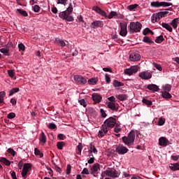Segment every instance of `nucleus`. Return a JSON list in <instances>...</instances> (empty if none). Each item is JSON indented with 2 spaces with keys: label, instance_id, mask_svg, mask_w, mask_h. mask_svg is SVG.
I'll return each mask as SVG.
<instances>
[{
  "label": "nucleus",
  "instance_id": "obj_1",
  "mask_svg": "<svg viewBox=\"0 0 179 179\" xmlns=\"http://www.w3.org/2000/svg\"><path fill=\"white\" fill-rule=\"evenodd\" d=\"M72 12H73V7L72 3H70L66 10L59 13V17L63 20H66V22H73V17L71 15Z\"/></svg>",
  "mask_w": 179,
  "mask_h": 179
},
{
  "label": "nucleus",
  "instance_id": "obj_2",
  "mask_svg": "<svg viewBox=\"0 0 179 179\" xmlns=\"http://www.w3.org/2000/svg\"><path fill=\"white\" fill-rule=\"evenodd\" d=\"M135 136H136V133L135 131L132 130L131 131L128 136H124L122 137V141L126 146H132L135 142Z\"/></svg>",
  "mask_w": 179,
  "mask_h": 179
},
{
  "label": "nucleus",
  "instance_id": "obj_3",
  "mask_svg": "<svg viewBox=\"0 0 179 179\" xmlns=\"http://www.w3.org/2000/svg\"><path fill=\"white\" fill-rule=\"evenodd\" d=\"M106 176L111 177V178H118L120 173H118V171L115 170L114 168H108L106 171L101 172V179L104 178Z\"/></svg>",
  "mask_w": 179,
  "mask_h": 179
},
{
  "label": "nucleus",
  "instance_id": "obj_4",
  "mask_svg": "<svg viewBox=\"0 0 179 179\" xmlns=\"http://www.w3.org/2000/svg\"><path fill=\"white\" fill-rule=\"evenodd\" d=\"M142 30V24L139 22H131L129 25V31L131 34L139 33Z\"/></svg>",
  "mask_w": 179,
  "mask_h": 179
},
{
  "label": "nucleus",
  "instance_id": "obj_5",
  "mask_svg": "<svg viewBox=\"0 0 179 179\" xmlns=\"http://www.w3.org/2000/svg\"><path fill=\"white\" fill-rule=\"evenodd\" d=\"M109 130L114 128V127H117L118 123H117V119L113 117H110L106 119L103 124Z\"/></svg>",
  "mask_w": 179,
  "mask_h": 179
},
{
  "label": "nucleus",
  "instance_id": "obj_6",
  "mask_svg": "<svg viewBox=\"0 0 179 179\" xmlns=\"http://www.w3.org/2000/svg\"><path fill=\"white\" fill-rule=\"evenodd\" d=\"M150 6L152 8H160V7H163V8H167L169 6H173V3H167L165 1H152L150 3Z\"/></svg>",
  "mask_w": 179,
  "mask_h": 179
},
{
  "label": "nucleus",
  "instance_id": "obj_7",
  "mask_svg": "<svg viewBox=\"0 0 179 179\" xmlns=\"http://www.w3.org/2000/svg\"><path fill=\"white\" fill-rule=\"evenodd\" d=\"M31 169V164H25L23 165L22 171L21 173L22 177H23L24 179L27 178V173H29V169Z\"/></svg>",
  "mask_w": 179,
  "mask_h": 179
},
{
  "label": "nucleus",
  "instance_id": "obj_8",
  "mask_svg": "<svg viewBox=\"0 0 179 179\" xmlns=\"http://www.w3.org/2000/svg\"><path fill=\"white\" fill-rule=\"evenodd\" d=\"M128 148L123 145L119 144L117 145L115 148V152L118 153V155H125V153H128Z\"/></svg>",
  "mask_w": 179,
  "mask_h": 179
},
{
  "label": "nucleus",
  "instance_id": "obj_9",
  "mask_svg": "<svg viewBox=\"0 0 179 179\" xmlns=\"http://www.w3.org/2000/svg\"><path fill=\"white\" fill-rule=\"evenodd\" d=\"M108 131H110L107 127L102 124L101 126V129L98 132V138H103V136H106L107 134L108 133Z\"/></svg>",
  "mask_w": 179,
  "mask_h": 179
},
{
  "label": "nucleus",
  "instance_id": "obj_10",
  "mask_svg": "<svg viewBox=\"0 0 179 179\" xmlns=\"http://www.w3.org/2000/svg\"><path fill=\"white\" fill-rule=\"evenodd\" d=\"M139 71V67L138 66H132L129 69H127L124 70V73L126 75H134V73H136Z\"/></svg>",
  "mask_w": 179,
  "mask_h": 179
},
{
  "label": "nucleus",
  "instance_id": "obj_11",
  "mask_svg": "<svg viewBox=\"0 0 179 179\" xmlns=\"http://www.w3.org/2000/svg\"><path fill=\"white\" fill-rule=\"evenodd\" d=\"M120 35L122 36V37H125V36H127V34L128 33V31H127V23L120 22Z\"/></svg>",
  "mask_w": 179,
  "mask_h": 179
},
{
  "label": "nucleus",
  "instance_id": "obj_12",
  "mask_svg": "<svg viewBox=\"0 0 179 179\" xmlns=\"http://www.w3.org/2000/svg\"><path fill=\"white\" fill-rule=\"evenodd\" d=\"M75 82L78 85H85L87 80L82 76H74L73 77Z\"/></svg>",
  "mask_w": 179,
  "mask_h": 179
},
{
  "label": "nucleus",
  "instance_id": "obj_13",
  "mask_svg": "<svg viewBox=\"0 0 179 179\" xmlns=\"http://www.w3.org/2000/svg\"><path fill=\"white\" fill-rule=\"evenodd\" d=\"M138 76L144 80H148L152 78V73L148 71H143L138 74Z\"/></svg>",
  "mask_w": 179,
  "mask_h": 179
},
{
  "label": "nucleus",
  "instance_id": "obj_14",
  "mask_svg": "<svg viewBox=\"0 0 179 179\" xmlns=\"http://www.w3.org/2000/svg\"><path fill=\"white\" fill-rule=\"evenodd\" d=\"M129 59L132 62L139 61L141 59V55H139V53L132 52L129 55Z\"/></svg>",
  "mask_w": 179,
  "mask_h": 179
},
{
  "label": "nucleus",
  "instance_id": "obj_15",
  "mask_svg": "<svg viewBox=\"0 0 179 179\" xmlns=\"http://www.w3.org/2000/svg\"><path fill=\"white\" fill-rule=\"evenodd\" d=\"M92 10H94L96 13H99V15H101V16H103V17H107V13L104 12V10H101V8H99V6H94L92 8Z\"/></svg>",
  "mask_w": 179,
  "mask_h": 179
},
{
  "label": "nucleus",
  "instance_id": "obj_16",
  "mask_svg": "<svg viewBox=\"0 0 179 179\" xmlns=\"http://www.w3.org/2000/svg\"><path fill=\"white\" fill-rule=\"evenodd\" d=\"M169 141L168 139H166L165 137H161L159 139V146H164L166 147L167 145H169Z\"/></svg>",
  "mask_w": 179,
  "mask_h": 179
},
{
  "label": "nucleus",
  "instance_id": "obj_17",
  "mask_svg": "<svg viewBox=\"0 0 179 179\" xmlns=\"http://www.w3.org/2000/svg\"><path fill=\"white\" fill-rule=\"evenodd\" d=\"M147 89L151 92H159V89L157 85L150 84L147 86Z\"/></svg>",
  "mask_w": 179,
  "mask_h": 179
},
{
  "label": "nucleus",
  "instance_id": "obj_18",
  "mask_svg": "<svg viewBox=\"0 0 179 179\" xmlns=\"http://www.w3.org/2000/svg\"><path fill=\"white\" fill-rule=\"evenodd\" d=\"M101 96H100V94H97V93H94L92 94V100L95 102V103H100V101H101Z\"/></svg>",
  "mask_w": 179,
  "mask_h": 179
},
{
  "label": "nucleus",
  "instance_id": "obj_19",
  "mask_svg": "<svg viewBox=\"0 0 179 179\" xmlns=\"http://www.w3.org/2000/svg\"><path fill=\"white\" fill-rule=\"evenodd\" d=\"M108 108L112 110V111H118V108L115 106V103L114 102H108L107 103Z\"/></svg>",
  "mask_w": 179,
  "mask_h": 179
},
{
  "label": "nucleus",
  "instance_id": "obj_20",
  "mask_svg": "<svg viewBox=\"0 0 179 179\" xmlns=\"http://www.w3.org/2000/svg\"><path fill=\"white\" fill-rule=\"evenodd\" d=\"M55 43L57 44V45H60V47H65V45H66L65 41L59 39V38H55Z\"/></svg>",
  "mask_w": 179,
  "mask_h": 179
},
{
  "label": "nucleus",
  "instance_id": "obj_21",
  "mask_svg": "<svg viewBox=\"0 0 179 179\" xmlns=\"http://www.w3.org/2000/svg\"><path fill=\"white\" fill-rule=\"evenodd\" d=\"M178 23H179V18H175L171 22L170 24L171 26H172L174 30H176V29L178 27Z\"/></svg>",
  "mask_w": 179,
  "mask_h": 179
},
{
  "label": "nucleus",
  "instance_id": "obj_22",
  "mask_svg": "<svg viewBox=\"0 0 179 179\" xmlns=\"http://www.w3.org/2000/svg\"><path fill=\"white\" fill-rule=\"evenodd\" d=\"M116 99H117L119 101H124V100H127L128 95L125 94H118V95H116Z\"/></svg>",
  "mask_w": 179,
  "mask_h": 179
},
{
  "label": "nucleus",
  "instance_id": "obj_23",
  "mask_svg": "<svg viewBox=\"0 0 179 179\" xmlns=\"http://www.w3.org/2000/svg\"><path fill=\"white\" fill-rule=\"evenodd\" d=\"M162 27H164V29H166V30H168V31H169L170 33L173 31V27H171V25L169 23L164 22L162 24Z\"/></svg>",
  "mask_w": 179,
  "mask_h": 179
},
{
  "label": "nucleus",
  "instance_id": "obj_24",
  "mask_svg": "<svg viewBox=\"0 0 179 179\" xmlns=\"http://www.w3.org/2000/svg\"><path fill=\"white\" fill-rule=\"evenodd\" d=\"M100 170V164L96 163L91 168L92 173H97Z\"/></svg>",
  "mask_w": 179,
  "mask_h": 179
},
{
  "label": "nucleus",
  "instance_id": "obj_25",
  "mask_svg": "<svg viewBox=\"0 0 179 179\" xmlns=\"http://www.w3.org/2000/svg\"><path fill=\"white\" fill-rule=\"evenodd\" d=\"M92 26L93 29H95V27H101L103 22L101 21H94L92 22Z\"/></svg>",
  "mask_w": 179,
  "mask_h": 179
},
{
  "label": "nucleus",
  "instance_id": "obj_26",
  "mask_svg": "<svg viewBox=\"0 0 179 179\" xmlns=\"http://www.w3.org/2000/svg\"><path fill=\"white\" fill-rule=\"evenodd\" d=\"M161 93L163 99H171V97H173L169 92L162 91Z\"/></svg>",
  "mask_w": 179,
  "mask_h": 179
},
{
  "label": "nucleus",
  "instance_id": "obj_27",
  "mask_svg": "<svg viewBox=\"0 0 179 179\" xmlns=\"http://www.w3.org/2000/svg\"><path fill=\"white\" fill-rule=\"evenodd\" d=\"M151 20L152 23H156V22H159V20H160L159 15L157 13L153 14L151 17Z\"/></svg>",
  "mask_w": 179,
  "mask_h": 179
},
{
  "label": "nucleus",
  "instance_id": "obj_28",
  "mask_svg": "<svg viewBox=\"0 0 179 179\" xmlns=\"http://www.w3.org/2000/svg\"><path fill=\"white\" fill-rule=\"evenodd\" d=\"M169 168L173 171H177V170H179V162L178 163H176L174 164H171V165L169 166Z\"/></svg>",
  "mask_w": 179,
  "mask_h": 179
},
{
  "label": "nucleus",
  "instance_id": "obj_29",
  "mask_svg": "<svg viewBox=\"0 0 179 179\" xmlns=\"http://www.w3.org/2000/svg\"><path fill=\"white\" fill-rule=\"evenodd\" d=\"M0 162L1 163H3V164H5L6 166H10V161H9L8 159L5 157H0Z\"/></svg>",
  "mask_w": 179,
  "mask_h": 179
},
{
  "label": "nucleus",
  "instance_id": "obj_30",
  "mask_svg": "<svg viewBox=\"0 0 179 179\" xmlns=\"http://www.w3.org/2000/svg\"><path fill=\"white\" fill-rule=\"evenodd\" d=\"M88 152L94 153L95 155H97V149H96V147L91 143Z\"/></svg>",
  "mask_w": 179,
  "mask_h": 179
},
{
  "label": "nucleus",
  "instance_id": "obj_31",
  "mask_svg": "<svg viewBox=\"0 0 179 179\" xmlns=\"http://www.w3.org/2000/svg\"><path fill=\"white\" fill-rule=\"evenodd\" d=\"M113 85L114 87H121L122 86H124V83H121L117 80H114Z\"/></svg>",
  "mask_w": 179,
  "mask_h": 179
},
{
  "label": "nucleus",
  "instance_id": "obj_32",
  "mask_svg": "<svg viewBox=\"0 0 179 179\" xmlns=\"http://www.w3.org/2000/svg\"><path fill=\"white\" fill-rule=\"evenodd\" d=\"M39 141L42 143H45V142H47V138L45 137V134H44V131L41 132V137L39 138Z\"/></svg>",
  "mask_w": 179,
  "mask_h": 179
},
{
  "label": "nucleus",
  "instance_id": "obj_33",
  "mask_svg": "<svg viewBox=\"0 0 179 179\" xmlns=\"http://www.w3.org/2000/svg\"><path fill=\"white\" fill-rule=\"evenodd\" d=\"M17 12H18V13H20V15H21L22 16H24V17L29 16V14L24 10H22L20 8H17Z\"/></svg>",
  "mask_w": 179,
  "mask_h": 179
},
{
  "label": "nucleus",
  "instance_id": "obj_34",
  "mask_svg": "<svg viewBox=\"0 0 179 179\" xmlns=\"http://www.w3.org/2000/svg\"><path fill=\"white\" fill-rule=\"evenodd\" d=\"M0 52H1V54H3L5 56H9V48H1Z\"/></svg>",
  "mask_w": 179,
  "mask_h": 179
},
{
  "label": "nucleus",
  "instance_id": "obj_35",
  "mask_svg": "<svg viewBox=\"0 0 179 179\" xmlns=\"http://www.w3.org/2000/svg\"><path fill=\"white\" fill-rule=\"evenodd\" d=\"M171 90V85L170 84H166L162 86V92H170Z\"/></svg>",
  "mask_w": 179,
  "mask_h": 179
},
{
  "label": "nucleus",
  "instance_id": "obj_36",
  "mask_svg": "<svg viewBox=\"0 0 179 179\" xmlns=\"http://www.w3.org/2000/svg\"><path fill=\"white\" fill-rule=\"evenodd\" d=\"M5 96H6V93L5 92H0V104L5 101Z\"/></svg>",
  "mask_w": 179,
  "mask_h": 179
},
{
  "label": "nucleus",
  "instance_id": "obj_37",
  "mask_svg": "<svg viewBox=\"0 0 179 179\" xmlns=\"http://www.w3.org/2000/svg\"><path fill=\"white\" fill-rule=\"evenodd\" d=\"M164 41V38H163V35H160L155 39V43H157V44H161V43H163Z\"/></svg>",
  "mask_w": 179,
  "mask_h": 179
},
{
  "label": "nucleus",
  "instance_id": "obj_38",
  "mask_svg": "<svg viewBox=\"0 0 179 179\" xmlns=\"http://www.w3.org/2000/svg\"><path fill=\"white\" fill-rule=\"evenodd\" d=\"M77 155H82V150L83 149V146L82 145L81 143H79L78 145L77 146Z\"/></svg>",
  "mask_w": 179,
  "mask_h": 179
},
{
  "label": "nucleus",
  "instance_id": "obj_39",
  "mask_svg": "<svg viewBox=\"0 0 179 179\" xmlns=\"http://www.w3.org/2000/svg\"><path fill=\"white\" fill-rule=\"evenodd\" d=\"M143 41L144 43H147L148 44H152L153 41H152V39H150L148 36H145L143 38Z\"/></svg>",
  "mask_w": 179,
  "mask_h": 179
},
{
  "label": "nucleus",
  "instance_id": "obj_40",
  "mask_svg": "<svg viewBox=\"0 0 179 179\" xmlns=\"http://www.w3.org/2000/svg\"><path fill=\"white\" fill-rule=\"evenodd\" d=\"M19 88L18 87H15V88H13L10 90V91L9 92V96H13L15 93H17V92H19Z\"/></svg>",
  "mask_w": 179,
  "mask_h": 179
},
{
  "label": "nucleus",
  "instance_id": "obj_41",
  "mask_svg": "<svg viewBox=\"0 0 179 179\" xmlns=\"http://www.w3.org/2000/svg\"><path fill=\"white\" fill-rule=\"evenodd\" d=\"M138 8V4H131L127 6V9L130 11L135 10Z\"/></svg>",
  "mask_w": 179,
  "mask_h": 179
},
{
  "label": "nucleus",
  "instance_id": "obj_42",
  "mask_svg": "<svg viewBox=\"0 0 179 179\" xmlns=\"http://www.w3.org/2000/svg\"><path fill=\"white\" fill-rule=\"evenodd\" d=\"M167 13H169L168 11H161L157 13V15L159 17V19H162V17H164V16H166L167 15Z\"/></svg>",
  "mask_w": 179,
  "mask_h": 179
},
{
  "label": "nucleus",
  "instance_id": "obj_43",
  "mask_svg": "<svg viewBox=\"0 0 179 179\" xmlns=\"http://www.w3.org/2000/svg\"><path fill=\"white\" fill-rule=\"evenodd\" d=\"M115 16L117 17V12L111 11L108 15V19H113Z\"/></svg>",
  "mask_w": 179,
  "mask_h": 179
},
{
  "label": "nucleus",
  "instance_id": "obj_44",
  "mask_svg": "<svg viewBox=\"0 0 179 179\" xmlns=\"http://www.w3.org/2000/svg\"><path fill=\"white\" fill-rule=\"evenodd\" d=\"M142 101H143V103H144V104H145L146 106H152V101H149V100H148V99H145V98H143V99H142Z\"/></svg>",
  "mask_w": 179,
  "mask_h": 179
},
{
  "label": "nucleus",
  "instance_id": "obj_45",
  "mask_svg": "<svg viewBox=\"0 0 179 179\" xmlns=\"http://www.w3.org/2000/svg\"><path fill=\"white\" fill-rule=\"evenodd\" d=\"M34 152L36 156H40V157H43L44 156V155L37 148L34 149Z\"/></svg>",
  "mask_w": 179,
  "mask_h": 179
},
{
  "label": "nucleus",
  "instance_id": "obj_46",
  "mask_svg": "<svg viewBox=\"0 0 179 179\" xmlns=\"http://www.w3.org/2000/svg\"><path fill=\"white\" fill-rule=\"evenodd\" d=\"M40 9H41V8H40V6L38 5H34L33 6V10L36 13H38V12H40Z\"/></svg>",
  "mask_w": 179,
  "mask_h": 179
},
{
  "label": "nucleus",
  "instance_id": "obj_47",
  "mask_svg": "<svg viewBox=\"0 0 179 179\" xmlns=\"http://www.w3.org/2000/svg\"><path fill=\"white\" fill-rule=\"evenodd\" d=\"M65 143L64 142H57V147L59 150H62L63 146H64Z\"/></svg>",
  "mask_w": 179,
  "mask_h": 179
},
{
  "label": "nucleus",
  "instance_id": "obj_48",
  "mask_svg": "<svg viewBox=\"0 0 179 179\" xmlns=\"http://www.w3.org/2000/svg\"><path fill=\"white\" fill-rule=\"evenodd\" d=\"M78 103L80 104V106H83V107L87 106V103H86V101H85L84 99L79 100Z\"/></svg>",
  "mask_w": 179,
  "mask_h": 179
},
{
  "label": "nucleus",
  "instance_id": "obj_49",
  "mask_svg": "<svg viewBox=\"0 0 179 179\" xmlns=\"http://www.w3.org/2000/svg\"><path fill=\"white\" fill-rule=\"evenodd\" d=\"M90 159L87 160V163L89 164H93L94 163V157H93V155H90Z\"/></svg>",
  "mask_w": 179,
  "mask_h": 179
},
{
  "label": "nucleus",
  "instance_id": "obj_50",
  "mask_svg": "<svg viewBox=\"0 0 179 179\" xmlns=\"http://www.w3.org/2000/svg\"><path fill=\"white\" fill-rule=\"evenodd\" d=\"M16 117V114L15 113H10L7 115V118L9 120H13V118H15Z\"/></svg>",
  "mask_w": 179,
  "mask_h": 179
},
{
  "label": "nucleus",
  "instance_id": "obj_51",
  "mask_svg": "<svg viewBox=\"0 0 179 179\" xmlns=\"http://www.w3.org/2000/svg\"><path fill=\"white\" fill-rule=\"evenodd\" d=\"M8 75L10 78H13L15 76V71L14 70H8Z\"/></svg>",
  "mask_w": 179,
  "mask_h": 179
},
{
  "label": "nucleus",
  "instance_id": "obj_52",
  "mask_svg": "<svg viewBox=\"0 0 179 179\" xmlns=\"http://www.w3.org/2000/svg\"><path fill=\"white\" fill-rule=\"evenodd\" d=\"M154 68H156V69H157L158 71H162V66L159 64H157V63H153L152 64Z\"/></svg>",
  "mask_w": 179,
  "mask_h": 179
},
{
  "label": "nucleus",
  "instance_id": "obj_53",
  "mask_svg": "<svg viewBox=\"0 0 179 179\" xmlns=\"http://www.w3.org/2000/svg\"><path fill=\"white\" fill-rule=\"evenodd\" d=\"M96 83L97 80H96V78H91L88 80L89 85H96Z\"/></svg>",
  "mask_w": 179,
  "mask_h": 179
},
{
  "label": "nucleus",
  "instance_id": "obj_54",
  "mask_svg": "<svg viewBox=\"0 0 179 179\" xmlns=\"http://www.w3.org/2000/svg\"><path fill=\"white\" fill-rule=\"evenodd\" d=\"M100 113L102 118H106V117H107V113H106V111L104 110V109L101 108Z\"/></svg>",
  "mask_w": 179,
  "mask_h": 179
},
{
  "label": "nucleus",
  "instance_id": "obj_55",
  "mask_svg": "<svg viewBox=\"0 0 179 179\" xmlns=\"http://www.w3.org/2000/svg\"><path fill=\"white\" fill-rule=\"evenodd\" d=\"M68 0H57V5H66Z\"/></svg>",
  "mask_w": 179,
  "mask_h": 179
},
{
  "label": "nucleus",
  "instance_id": "obj_56",
  "mask_svg": "<svg viewBox=\"0 0 179 179\" xmlns=\"http://www.w3.org/2000/svg\"><path fill=\"white\" fill-rule=\"evenodd\" d=\"M52 162H53L56 171H57V173H62V170H61V168H59V166L55 164V163H54V161H52Z\"/></svg>",
  "mask_w": 179,
  "mask_h": 179
},
{
  "label": "nucleus",
  "instance_id": "obj_57",
  "mask_svg": "<svg viewBox=\"0 0 179 179\" xmlns=\"http://www.w3.org/2000/svg\"><path fill=\"white\" fill-rule=\"evenodd\" d=\"M7 152L8 153H10V155H12V156H15L16 155V152H15V150L14 149H12V148H8L7 150Z\"/></svg>",
  "mask_w": 179,
  "mask_h": 179
},
{
  "label": "nucleus",
  "instance_id": "obj_58",
  "mask_svg": "<svg viewBox=\"0 0 179 179\" xmlns=\"http://www.w3.org/2000/svg\"><path fill=\"white\" fill-rule=\"evenodd\" d=\"M115 132L116 134H118L119 132H121L122 129L120 127V124H117V126H115Z\"/></svg>",
  "mask_w": 179,
  "mask_h": 179
},
{
  "label": "nucleus",
  "instance_id": "obj_59",
  "mask_svg": "<svg viewBox=\"0 0 179 179\" xmlns=\"http://www.w3.org/2000/svg\"><path fill=\"white\" fill-rule=\"evenodd\" d=\"M150 31H152V30H150V29L149 28H145L143 31V36H146V34H148V33H150Z\"/></svg>",
  "mask_w": 179,
  "mask_h": 179
},
{
  "label": "nucleus",
  "instance_id": "obj_60",
  "mask_svg": "<svg viewBox=\"0 0 179 179\" xmlns=\"http://www.w3.org/2000/svg\"><path fill=\"white\" fill-rule=\"evenodd\" d=\"M49 129H55L57 128V125L54 123H50L48 125Z\"/></svg>",
  "mask_w": 179,
  "mask_h": 179
},
{
  "label": "nucleus",
  "instance_id": "obj_61",
  "mask_svg": "<svg viewBox=\"0 0 179 179\" xmlns=\"http://www.w3.org/2000/svg\"><path fill=\"white\" fill-rule=\"evenodd\" d=\"M105 79H106V83H110V82H111V78H110V76L108 74H106L105 75Z\"/></svg>",
  "mask_w": 179,
  "mask_h": 179
},
{
  "label": "nucleus",
  "instance_id": "obj_62",
  "mask_svg": "<svg viewBox=\"0 0 179 179\" xmlns=\"http://www.w3.org/2000/svg\"><path fill=\"white\" fill-rule=\"evenodd\" d=\"M108 100L109 101V103H115L116 101L114 96L108 97Z\"/></svg>",
  "mask_w": 179,
  "mask_h": 179
},
{
  "label": "nucleus",
  "instance_id": "obj_63",
  "mask_svg": "<svg viewBox=\"0 0 179 179\" xmlns=\"http://www.w3.org/2000/svg\"><path fill=\"white\" fill-rule=\"evenodd\" d=\"M18 48L19 50H20L21 51H24L25 50V47H24V45L23 43H20L18 45Z\"/></svg>",
  "mask_w": 179,
  "mask_h": 179
},
{
  "label": "nucleus",
  "instance_id": "obj_64",
  "mask_svg": "<svg viewBox=\"0 0 179 179\" xmlns=\"http://www.w3.org/2000/svg\"><path fill=\"white\" fill-rule=\"evenodd\" d=\"M10 173L13 179H17V178L16 177V172H15L14 171H11Z\"/></svg>",
  "mask_w": 179,
  "mask_h": 179
}]
</instances>
